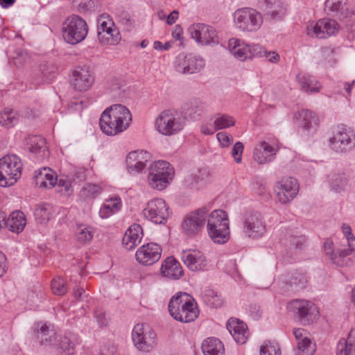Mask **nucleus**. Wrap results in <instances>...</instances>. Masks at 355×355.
<instances>
[{"instance_id":"obj_13","label":"nucleus","mask_w":355,"mask_h":355,"mask_svg":"<svg viewBox=\"0 0 355 355\" xmlns=\"http://www.w3.org/2000/svg\"><path fill=\"white\" fill-rule=\"evenodd\" d=\"M331 148L336 152H345L355 146V133L350 128L338 127L333 137L329 139Z\"/></svg>"},{"instance_id":"obj_56","label":"nucleus","mask_w":355,"mask_h":355,"mask_svg":"<svg viewBox=\"0 0 355 355\" xmlns=\"http://www.w3.org/2000/svg\"><path fill=\"white\" fill-rule=\"evenodd\" d=\"M260 355H281V350L277 344L268 342L261 347Z\"/></svg>"},{"instance_id":"obj_17","label":"nucleus","mask_w":355,"mask_h":355,"mask_svg":"<svg viewBox=\"0 0 355 355\" xmlns=\"http://www.w3.org/2000/svg\"><path fill=\"white\" fill-rule=\"evenodd\" d=\"M94 76L88 67H77L71 76L70 83L74 90L83 92L88 90L94 83Z\"/></svg>"},{"instance_id":"obj_49","label":"nucleus","mask_w":355,"mask_h":355,"mask_svg":"<svg viewBox=\"0 0 355 355\" xmlns=\"http://www.w3.org/2000/svg\"><path fill=\"white\" fill-rule=\"evenodd\" d=\"M116 21L123 26L127 31H130L135 27V20L132 15L125 10L121 11L116 15Z\"/></svg>"},{"instance_id":"obj_34","label":"nucleus","mask_w":355,"mask_h":355,"mask_svg":"<svg viewBox=\"0 0 355 355\" xmlns=\"http://www.w3.org/2000/svg\"><path fill=\"white\" fill-rule=\"evenodd\" d=\"M35 184L40 187L52 188L55 186V177L49 168H43L35 173Z\"/></svg>"},{"instance_id":"obj_50","label":"nucleus","mask_w":355,"mask_h":355,"mask_svg":"<svg viewBox=\"0 0 355 355\" xmlns=\"http://www.w3.org/2000/svg\"><path fill=\"white\" fill-rule=\"evenodd\" d=\"M234 119L227 114H218L214 121V125H215L217 130L227 128L229 127L234 126Z\"/></svg>"},{"instance_id":"obj_19","label":"nucleus","mask_w":355,"mask_h":355,"mask_svg":"<svg viewBox=\"0 0 355 355\" xmlns=\"http://www.w3.org/2000/svg\"><path fill=\"white\" fill-rule=\"evenodd\" d=\"M58 71V65L53 62H44L35 69L31 78V82L35 86L51 83Z\"/></svg>"},{"instance_id":"obj_41","label":"nucleus","mask_w":355,"mask_h":355,"mask_svg":"<svg viewBox=\"0 0 355 355\" xmlns=\"http://www.w3.org/2000/svg\"><path fill=\"white\" fill-rule=\"evenodd\" d=\"M121 207V201L119 198L115 197L106 200L99 211V216L102 218H107L116 213Z\"/></svg>"},{"instance_id":"obj_44","label":"nucleus","mask_w":355,"mask_h":355,"mask_svg":"<svg viewBox=\"0 0 355 355\" xmlns=\"http://www.w3.org/2000/svg\"><path fill=\"white\" fill-rule=\"evenodd\" d=\"M46 140L41 136H33L29 138L28 142L29 150L31 153L39 154L42 153L43 156L47 152V147L46 145Z\"/></svg>"},{"instance_id":"obj_14","label":"nucleus","mask_w":355,"mask_h":355,"mask_svg":"<svg viewBox=\"0 0 355 355\" xmlns=\"http://www.w3.org/2000/svg\"><path fill=\"white\" fill-rule=\"evenodd\" d=\"M191 38L202 45L216 44L218 43L216 30L205 24H193L188 28Z\"/></svg>"},{"instance_id":"obj_7","label":"nucleus","mask_w":355,"mask_h":355,"mask_svg":"<svg viewBox=\"0 0 355 355\" xmlns=\"http://www.w3.org/2000/svg\"><path fill=\"white\" fill-rule=\"evenodd\" d=\"M243 232L251 239L263 236L266 231V224L262 214L254 210L248 211L242 217Z\"/></svg>"},{"instance_id":"obj_57","label":"nucleus","mask_w":355,"mask_h":355,"mask_svg":"<svg viewBox=\"0 0 355 355\" xmlns=\"http://www.w3.org/2000/svg\"><path fill=\"white\" fill-rule=\"evenodd\" d=\"M78 240L80 242L90 241L93 238V232L90 227L80 225L77 233Z\"/></svg>"},{"instance_id":"obj_61","label":"nucleus","mask_w":355,"mask_h":355,"mask_svg":"<svg viewBox=\"0 0 355 355\" xmlns=\"http://www.w3.org/2000/svg\"><path fill=\"white\" fill-rule=\"evenodd\" d=\"M216 138L222 147H228L233 143V137L226 132H220L216 135Z\"/></svg>"},{"instance_id":"obj_23","label":"nucleus","mask_w":355,"mask_h":355,"mask_svg":"<svg viewBox=\"0 0 355 355\" xmlns=\"http://www.w3.org/2000/svg\"><path fill=\"white\" fill-rule=\"evenodd\" d=\"M182 260L191 271L202 270L207 266V260L203 253L196 250L183 251Z\"/></svg>"},{"instance_id":"obj_40","label":"nucleus","mask_w":355,"mask_h":355,"mask_svg":"<svg viewBox=\"0 0 355 355\" xmlns=\"http://www.w3.org/2000/svg\"><path fill=\"white\" fill-rule=\"evenodd\" d=\"M355 349V330L352 329L347 336V339L342 338L339 340L336 347V355H349L352 350Z\"/></svg>"},{"instance_id":"obj_51","label":"nucleus","mask_w":355,"mask_h":355,"mask_svg":"<svg viewBox=\"0 0 355 355\" xmlns=\"http://www.w3.org/2000/svg\"><path fill=\"white\" fill-rule=\"evenodd\" d=\"M315 351V345L310 338H304L297 342V352L295 355H313Z\"/></svg>"},{"instance_id":"obj_4","label":"nucleus","mask_w":355,"mask_h":355,"mask_svg":"<svg viewBox=\"0 0 355 355\" xmlns=\"http://www.w3.org/2000/svg\"><path fill=\"white\" fill-rule=\"evenodd\" d=\"M88 30L85 20L77 15L69 16L62 24L63 39L72 45L83 41L87 35Z\"/></svg>"},{"instance_id":"obj_30","label":"nucleus","mask_w":355,"mask_h":355,"mask_svg":"<svg viewBox=\"0 0 355 355\" xmlns=\"http://www.w3.org/2000/svg\"><path fill=\"white\" fill-rule=\"evenodd\" d=\"M277 150L266 141L261 142L259 146L254 151V159L260 164L273 160Z\"/></svg>"},{"instance_id":"obj_63","label":"nucleus","mask_w":355,"mask_h":355,"mask_svg":"<svg viewBox=\"0 0 355 355\" xmlns=\"http://www.w3.org/2000/svg\"><path fill=\"white\" fill-rule=\"evenodd\" d=\"M248 58L254 57H263L264 53V48L259 44L248 45Z\"/></svg>"},{"instance_id":"obj_64","label":"nucleus","mask_w":355,"mask_h":355,"mask_svg":"<svg viewBox=\"0 0 355 355\" xmlns=\"http://www.w3.org/2000/svg\"><path fill=\"white\" fill-rule=\"evenodd\" d=\"M343 232L346 237L348 245L351 248H355V238L352 234V230L349 225L343 224L342 227Z\"/></svg>"},{"instance_id":"obj_47","label":"nucleus","mask_w":355,"mask_h":355,"mask_svg":"<svg viewBox=\"0 0 355 355\" xmlns=\"http://www.w3.org/2000/svg\"><path fill=\"white\" fill-rule=\"evenodd\" d=\"M17 123L16 113L12 109H6L0 112V125L10 128Z\"/></svg>"},{"instance_id":"obj_1","label":"nucleus","mask_w":355,"mask_h":355,"mask_svg":"<svg viewBox=\"0 0 355 355\" xmlns=\"http://www.w3.org/2000/svg\"><path fill=\"white\" fill-rule=\"evenodd\" d=\"M132 121L130 110L121 104L112 105L102 113L99 120L101 130L114 136L125 130Z\"/></svg>"},{"instance_id":"obj_27","label":"nucleus","mask_w":355,"mask_h":355,"mask_svg":"<svg viewBox=\"0 0 355 355\" xmlns=\"http://www.w3.org/2000/svg\"><path fill=\"white\" fill-rule=\"evenodd\" d=\"M227 329L239 344H244L248 337L247 325L238 319L231 318L227 322Z\"/></svg>"},{"instance_id":"obj_32","label":"nucleus","mask_w":355,"mask_h":355,"mask_svg":"<svg viewBox=\"0 0 355 355\" xmlns=\"http://www.w3.org/2000/svg\"><path fill=\"white\" fill-rule=\"evenodd\" d=\"M349 177L341 171H334L329 175V182L331 190L336 193H341L346 190L349 185Z\"/></svg>"},{"instance_id":"obj_8","label":"nucleus","mask_w":355,"mask_h":355,"mask_svg":"<svg viewBox=\"0 0 355 355\" xmlns=\"http://www.w3.org/2000/svg\"><path fill=\"white\" fill-rule=\"evenodd\" d=\"M288 309L293 312L303 325L309 324L319 316L318 307L311 302L293 300L288 304Z\"/></svg>"},{"instance_id":"obj_38","label":"nucleus","mask_w":355,"mask_h":355,"mask_svg":"<svg viewBox=\"0 0 355 355\" xmlns=\"http://www.w3.org/2000/svg\"><path fill=\"white\" fill-rule=\"evenodd\" d=\"M228 47L236 58L243 61L248 58V44L238 39L232 38L228 42Z\"/></svg>"},{"instance_id":"obj_33","label":"nucleus","mask_w":355,"mask_h":355,"mask_svg":"<svg viewBox=\"0 0 355 355\" xmlns=\"http://www.w3.org/2000/svg\"><path fill=\"white\" fill-rule=\"evenodd\" d=\"M35 333L41 345H50L55 341V332L45 323L37 322Z\"/></svg>"},{"instance_id":"obj_62","label":"nucleus","mask_w":355,"mask_h":355,"mask_svg":"<svg viewBox=\"0 0 355 355\" xmlns=\"http://www.w3.org/2000/svg\"><path fill=\"white\" fill-rule=\"evenodd\" d=\"M60 347L64 352H67L66 355H73V344L67 336H64L61 338L60 343Z\"/></svg>"},{"instance_id":"obj_55","label":"nucleus","mask_w":355,"mask_h":355,"mask_svg":"<svg viewBox=\"0 0 355 355\" xmlns=\"http://www.w3.org/2000/svg\"><path fill=\"white\" fill-rule=\"evenodd\" d=\"M307 282L308 279L304 274L295 272L292 275L290 284L291 286H295L297 289H301L305 287Z\"/></svg>"},{"instance_id":"obj_21","label":"nucleus","mask_w":355,"mask_h":355,"mask_svg":"<svg viewBox=\"0 0 355 355\" xmlns=\"http://www.w3.org/2000/svg\"><path fill=\"white\" fill-rule=\"evenodd\" d=\"M162 252V249L159 244L148 243L137 250L135 257L139 263L151 266L160 259Z\"/></svg>"},{"instance_id":"obj_18","label":"nucleus","mask_w":355,"mask_h":355,"mask_svg":"<svg viewBox=\"0 0 355 355\" xmlns=\"http://www.w3.org/2000/svg\"><path fill=\"white\" fill-rule=\"evenodd\" d=\"M114 22L110 17L102 15L98 21V38L101 43L105 44H114L117 42L119 37V31L113 28Z\"/></svg>"},{"instance_id":"obj_37","label":"nucleus","mask_w":355,"mask_h":355,"mask_svg":"<svg viewBox=\"0 0 355 355\" xmlns=\"http://www.w3.org/2000/svg\"><path fill=\"white\" fill-rule=\"evenodd\" d=\"M297 80L303 91L309 93L318 92L320 85L318 81L312 76L306 73H299Z\"/></svg>"},{"instance_id":"obj_59","label":"nucleus","mask_w":355,"mask_h":355,"mask_svg":"<svg viewBox=\"0 0 355 355\" xmlns=\"http://www.w3.org/2000/svg\"><path fill=\"white\" fill-rule=\"evenodd\" d=\"M112 96L114 98H123L124 96V89L122 88V85L119 83L118 80H114L110 87Z\"/></svg>"},{"instance_id":"obj_22","label":"nucleus","mask_w":355,"mask_h":355,"mask_svg":"<svg viewBox=\"0 0 355 355\" xmlns=\"http://www.w3.org/2000/svg\"><path fill=\"white\" fill-rule=\"evenodd\" d=\"M259 8L264 16L272 21L282 20L286 13V7L281 0H261Z\"/></svg>"},{"instance_id":"obj_16","label":"nucleus","mask_w":355,"mask_h":355,"mask_svg":"<svg viewBox=\"0 0 355 355\" xmlns=\"http://www.w3.org/2000/svg\"><path fill=\"white\" fill-rule=\"evenodd\" d=\"M299 186L295 178L292 177H284L275 187L278 200L282 203L292 200L297 194Z\"/></svg>"},{"instance_id":"obj_31","label":"nucleus","mask_w":355,"mask_h":355,"mask_svg":"<svg viewBox=\"0 0 355 355\" xmlns=\"http://www.w3.org/2000/svg\"><path fill=\"white\" fill-rule=\"evenodd\" d=\"M26 224V220L24 213L21 211L12 212L9 217L4 221V226L10 231L19 233L21 232Z\"/></svg>"},{"instance_id":"obj_43","label":"nucleus","mask_w":355,"mask_h":355,"mask_svg":"<svg viewBox=\"0 0 355 355\" xmlns=\"http://www.w3.org/2000/svg\"><path fill=\"white\" fill-rule=\"evenodd\" d=\"M53 214V207L49 204L37 205L34 210L35 220L40 223L49 220Z\"/></svg>"},{"instance_id":"obj_42","label":"nucleus","mask_w":355,"mask_h":355,"mask_svg":"<svg viewBox=\"0 0 355 355\" xmlns=\"http://www.w3.org/2000/svg\"><path fill=\"white\" fill-rule=\"evenodd\" d=\"M201 297L203 302L211 308H219L222 306L224 303L221 295L209 288H206L203 291Z\"/></svg>"},{"instance_id":"obj_6","label":"nucleus","mask_w":355,"mask_h":355,"mask_svg":"<svg viewBox=\"0 0 355 355\" xmlns=\"http://www.w3.org/2000/svg\"><path fill=\"white\" fill-rule=\"evenodd\" d=\"M233 17L236 26L245 32H256L263 22L261 12L256 9L248 7L237 9Z\"/></svg>"},{"instance_id":"obj_54","label":"nucleus","mask_w":355,"mask_h":355,"mask_svg":"<svg viewBox=\"0 0 355 355\" xmlns=\"http://www.w3.org/2000/svg\"><path fill=\"white\" fill-rule=\"evenodd\" d=\"M51 289L54 294L57 295H63L67 291L66 282L60 277L53 279L51 282Z\"/></svg>"},{"instance_id":"obj_5","label":"nucleus","mask_w":355,"mask_h":355,"mask_svg":"<svg viewBox=\"0 0 355 355\" xmlns=\"http://www.w3.org/2000/svg\"><path fill=\"white\" fill-rule=\"evenodd\" d=\"M22 164L15 155H7L0 159V186L10 187L21 177Z\"/></svg>"},{"instance_id":"obj_39","label":"nucleus","mask_w":355,"mask_h":355,"mask_svg":"<svg viewBox=\"0 0 355 355\" xmlns=\"http://www.w3.org/2000/svg\"><path fill=\"white\" fill-rule=\"evenodd\" d=\"M300 125L308 132L315 130L318 125V118L315 113L308 110H302L298 112Z\"/></svg>"},{"instance_id":"obj_29","label":"nucleus","mask_w":355,"mask_h":355,"mask_svg":"<svg viewBox=\"0 0 355 355\" xmlns=\"http://www.w3.org/2000/svg\"><path fill=\"white\" fill-rule=\"evenodd\" d=\"M324 10L328 15L340 19L347 17L349 14L347 0H326Z\"/></svg>"},{"instance_id":"obj_12","label":"nucleus","mask_w":355,"mask_h":355,"mask_svg":"<svg viewBox=\"0 0 355 355\" xmlns=\"http://www.w3.org/2000/svg\"><path fill=\"white\" fill-rule=\"evenodd\" d=\"M144 216L155 224H164L170 215L169 208L162 198L149 201L143 211Z\"/></svg>"},{"instance_id":"obj_15","label":"nucleus","mask_w":355,"mask_h":355,"mask_svg":"<svg viewBox=\"0 0 355 355\" xmlns=\"http://www.w3.org/2000/svg\"><path fill=\"white\" fill-rule=\"evenodd\" d=\"M205 65L202 58L180 53L175 61V70L182 74H192L200 71Z\"/></svg>"},{"instance_id":"obj_26","label":"nucleus","mask_w":355,"mask_h":355,"mask_svg":"<svg viewBox=\"0 0 355 355\" xmlns=\"http://www.w3.org/2000/svg\"><path fill=\"white\" fill-rule=\"evenodd\" d=\"M160 270L164 277L173 280L179 279L184 275L182 267L173 257H168L163 261Z\"/></svg>"},{"instance_id":"obj_36","label":"nucleus","mask_w":355,"mask_h":355,"mask_svg":"<svg viewBox=\"0 0 355 355\" xmlns=\"http://www.w3.org/2000/svg\"><path fill=\"white\" fill-rule=\"evenodd\" d=\"M204 355H224L225 348L223 343L214 337L205 340L201 346Z\"/></svg>"},{"instance_id":"obj_53","label":"nucleus","mask_w":355,"mask_h":355,"mask_svg":"<svg viewBox=\"0 0 355 355\" xmlns=\"http://www.w3.org/2000/svg\"><path fill=\"white\" fill-rule=\"evenodd\" d=\"M101 192L98 184H87L82 188L80 196L83 198H94Z\"/></svg>"},{"instance_id":"obj_58","label":"nucleus","mask_w":355,"mask_h":355,"mask_svg":"<svg viewBox=\"0 0 355 355\" xmlns=\"http://www.w3.org/2000/svg\"><path fill=\"white\" fill-rule=\"evenodd\" d=\"M324 249L327 255H329L333 263L339 265V261L336 255V250L333 248V243L331 241H326L324 243Z\"/></svg>"},{"instance_id":"obj_24","label":"nucleus","mask_w":355,"mask_h":355,"mask_svg":"<svg viewBox=\"0 0 355 355\" xmlns=\"http://www.w3.org/2000/svg\"><path fill=\"white\" fill-rule=\"evenodd\" d=\"M150 158V153L145 150L130 152L126 157L128 168L130 171L139 173L145 168Z\"/></svg>"},{"instance_id":"obj_11","label":"nucleus","mask_w":355,"mask_h":355,"mask_svg":"<svg viewBox=\"0 0 355 355\" xmlns=\"http://www.w3.org/2000/svg\"><path fill=\"white\" fill-rule=\"evenodd\" d=\"M209 210L201 207L187 214L181 225L182 232L188 236H194L203 229Z\"/></svg>"},{"instance_id":"obj_25","label":"nucleus","mask_w":355,"mask_h":355,"mask_svg":"<svg viewBox=\"0 0 355 355\" xmlns=\"http://www.w3.org/2000/svg\"><path fill=\"white\" fill-rule=\"evenodd\" d=\"M205 110V103L198 98L185 102L181 107V114L184 119L197 120Z\"/></svg>"},{"instance_id":"obj_35","label":"nucleus","mask_w":355,"mask_h":355,"mask_svg":"<svg viewBox=\"0 0 355 355\" xmlns=\"http://www.w3.org/2000/svg\"><path fill=\"white\" fill-rule=\"evenodd\" d=\"M173 168L168 162L159 160L150 165L148 176L158 177L161 175L173 178Z\"/></svg>"},{"instance_id":"obj_9","label":"nucleus","mask_w":355,"mask_h":355,"mask_svg":"<svg viewBox=\"0 0 355 355\" xmlns=\"http://www.w3.org/2000/svg\"><path fill=\"white\" fill-rule=\"evenodd\" d=\"M132 338L140 351L149 352L156 345V334L147 324H136L132 332Z\"/></svg>"},{"instance_id":"obj_10","label":"nucleus","mask_w":355,"mask_h":355,"mask_svg":"<svg viewBox=\"0 0 355 355\" xmlns=\"http://www.w3.org/2000/svg\"><path fill=\"white\" fill-rule=\"evenodd\" d=\"M155 125L161 134L173 135L183 129L184 122L176 112L165 110L157 118Z\"/></svg>"},{"instance_id":"obj_46","label":"nucleus","mask_w":355,"mask_h":355,"mask_svg":"<svg viewBox=\"0 0 355 355\" xmlns=\"http://www.w3.org/2000/svg\"><path fill=\"white\" fill-rule=\"evenodd\" d=\"M209 177L208 169L204 168L199 169L196 173H192L185 178V183L188 186L193 187L200 182L206 181Z\"/></svg>"},{"instance_id":"obj_2","label":"nucleus","mask_w":355,"mask_h":355,"mask_svg":"<svg viewBox=\"0 0 355 355\" xmlns=\"http://www.w3.org/2000/svg\"><path fill=\"white\" fill-rule=\"evenodd\" d=\"M168 311L175 320L184 323L194 321L199 315L196 302L186 293H179L172 297Z\"/></svg>"},{"instance_id":"obj_52","label":"nucleus","mask_w":355,"mask_h":355,"mask_svg":"<svg viewBox=\"0 0 355 355\" xmlns=\"http://www.w3.org/2000/svg\"><path fill=\"white\" fill-rule=\"evenodd\" d=\"M148 180L149 185L153 189L162 191L168 185L169 181L171 180L172 178L159 175L158 177L148 176Z\"/></svg>"},{"instance_id":"obj_48","label":"nucleus","mask_w":355,"mask_h":355,"mask_svg":"<svg viewBox=\"0 0 355 355\" xmlns=\"http://www.w3.org/2000/svg\"><path fill=\"white\" fill-rule=\"evenodd\" d=\"M12 60L14 64L17 67L20 68L26 64L31 63L32 57L26 50L18 49L15 51Z\"/></svg>"},{"instance_id":"obj_60","label":"nucleus","mask_w":355,"mask_h":355,"mask_svg":"<svg viewBox=\"0 0 355 355\" xmlns=\"http://www.w3.org/2000/svg\"><path fill=\"white\" fill-rule=\"evenodd\" d=\"M243 144L241 141H237L233 146L232 150V156L233 157L235 162L241 163L242 158V153L243 150Z\"/></svg>"},{"instance_id":"obj_3","label":"nucleus","mask_w":355,"mask_h":355,"mask_svg":"<svg viewBox=\"0 0 355 355\" xmlns=\"http://www.w3.org/2000/svg\"><path fill=\"white\" fill-rule=\"evenodd\" d=\"M207 231L211 240L223 244L230 239L229 219L227 214L222 209H216L209 215Z\"/></svg>"},{"instance_id":"obj_28","label":"nucleus","mask_w":355,"mask_h":355,"mask_svg":"<svg viewBox=\"0 0 355 355\" xmlns=\"http://www.w3.org/2000/svg\"><path fill=\"white\" fill-rule=\"evenodd\" d=\"M143 235V230L140 225L133 224L125 232L122 239V244L125 249L131 250L140 243Z\"/></svg>"},{"instance_id":"obj_20","label":"nucleus","mask_w":355,"mask_h":355,"mask_svg":"<svg viewBox=\"0 0 355 355\" xmlns=\"http://www.w3.org/2000/svg\"><path fill=\"white\" fill-rule=\"evenodd\" d=\"M338 30V24L334 19H321L306 28L307 35L318 38H326L335 34Z\"/></svg>"},{"instance_id":"obj_45","label":"nucleus","mask_w":355,"mask_h":355,"mask_svg":"<svg viewBox=\"0 0 355 355\" xmlns=\"http://www.w3.org/2000/svg\"><path fill=\"white\" fill-rule=\"evenodd\" d=\"M98 6L97 0H72L71 3L73 10L80 13L93 11Z\"/></svg>"}]
</instances>
